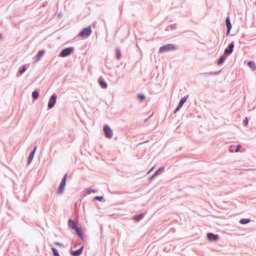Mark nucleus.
<instances>
[{
    "instance_id": "18",
    "label": "nucleus",
    "mask_w": 256,
    "mask_h": 256,
    "mask_svg": "<svg viewBox=\"0 0 256 256\" xmlns=\"http://www.w3.org/2000/svg\"><path fill=\"white\" fill-rule=\"evenodd\" d=\"M250 222V220L249 218H242L240 220V223L242 224H246L249 223Z\"/></svg>"
},
{
    "instance_id": "17",
    "label": "nucleus",
    "mask_w": 256,
    "mask_h": 256,
    "mask_svg": "<svg viewBox=\"0 0 256 256\" xmlns=\"http://www.w3.org/2000/svg\"><path fill=\"white\" fill-rule=\"evenodd\" d=\"M74 230H76V232L78 236L82 239L83 238V236H82V232L81 230L78 226Z\"/></svg>"
},
{
    "instance_id": "15",
    "label": "nucleus",
    "mask_w": 256,
    "mask_h": 256,
    "mask_svg": "<svg viewBox=\"0 0 256 256\" xmlns=\"http://www.w3.org/2000/svg\"><path fill=\"white\" fill-rule=\"evenodd\" d=\"M96 191L94 190L87 188L84 192V195L86 196L90 194L92 192L95 193Z\"/></svg>"
},
{
    "instance_id": "2",
    "label": "nucleus",
    "mask_w": 256,
    "mask_h": 256,
    "mask_svg": "<svg viewBox=\"0 0 256 256\" xmlns=\"http://www.w3.org/2000/svg\"><path fill=\"white\" fill-rule=\"evenodd\" d=\"M92 33V29L90 26L83 28L78 34V36L83 38H88Z\"/></svg>"
},
{
    "instance_id": "33",
    "label": "nucleus",
    "mask_w": 256,
    "mask_h": 256,
    "mask_svg": "<svg viewBox=\"0 0 256 256\" xmlns=\"http://www.w3.org/2000/svg\"><path fill=\"white\" fill-rule=\"evenodd\" d=\"M157 176L156 175H155V174L154 173L150 178V180L153 179L154 177Z\"/></svg>"
},
{
    "instance_id": "32",
    "label": "nucleus",
    "mask_w": 256,
    "mask_h": 256,
    "mask_svg": "<svg viewBox=\"0 0 256 256\" xmlns=\"http://www.w3.org/2000/svg\"><path fill=\"white\" fill-rule=\"evenodd\" d=\"M54 244L60 246H62V244L59 242H54Z\"/></svg>"
},
{
    "instance_id": "23",
    "label": "nucleus",
    "mask_w": 256,
    "mask_h": 256,
    "mask_svg": "<svg viewBox=\"0 0 256 256\" xmlns=\"http://www.w3.org/2000/svg\"><path fill=\"white\" fill-rule=\"evenodd\" d=\"M143 217V214H141L138 215H136L134 216V219L138 222Z\"/></svg>"
},
{
    "instance_id": "4",
    "label": "nucleus",
    "mask_w": 256,
    "mask_h": 256,
    "mask_svg": "<svg viewBox=\"0 0 256 256\" xmlns=\"http://www.w3.org/2000/svg\"><path fill=\"white\" fill-rule=\"evenodd\" d=\"M66 177L67 174H66L62 178L57 191L58 194H61L64 193V189L66 186Z\"/></svg>"
},
{
    "instance_id": "3",
    "label": "nucleus",
    "mask_w": 256,
    "mask_h": 256,
    "mask_svg": "<svg viewBox=\"0 0 256 256\" xmlns=\"http://www.w3.org/2000/svg\"><path fill=\"white\" fill-rule=\"evenodd\" d=\"M74 47H68L63 49L58 54L60 57L64 58L70 56L74 50Z\"/></svg>"
},
{
    "instance_id": "24",
    "label": "nucleus",
    "mask_w": 256,
    "mask_h": 256,
    "mask_svg": "<svg viewBox=\"0 0 256 256\" xmlns=\"http://www.w3.org/2000/svg\"><path fill=\"white\" fill-rule=\"evenodd\" d=\"M164 167L160 168L158 170H156L154 172L155 175H156V176L158 175L161 172H162L164 170Z\"/></svg>"
},
{
    "instance_id": "31",
    "label": "nucleus",
    "mask_w": 256,
    "mask_h": 256,
    "mask_svg": "<svg viewBox=\"0 0 256 256\" xmlns=\"http://www.w3.org/2000/svg\"><path fill=\"white\" fill-rule=\"evenodd\" d=\"M241 147H242V146H241L240 144L237 145L236 148V149L235 150V152H239L240 149L241 148Z\"/></svg>"
},
{
    "instance_id": "11",
    "label": "nucleus",
    "mask_w": 256,
    "mask_h": 256,
    "mask_svg": "<svg viewBox=\"0 0 256 256\" xmlns=\"http://www.w3.org/2000/svg\"><path fill=\"white\" fill-rule=\"evenodd\" d=\"M84 247L82 246L79 249L73 250L71 252V254L72 256H79L81 254L82 250H83Z\"/></svg>"
},
{
    "instance_id": "16",
    "label": "nucleus",
    "mask_w": 256,
    "mask_h": 256,
    "mask_svg": "<svg viewBox=\"0 0 256 256\" xmlns=\"http://www.w3.org/2000/svg\"><path fill=\"white\" fill-rule=\"evenodd\" d=\"M44 50H40L38 52V54L36 56V61L40 60L42 58V56L44 54Z\"/></svg>"
},
{
    "instance_id": "8",
    "label": "nucleus",
    "mask_w": 256,
    "mask_h": 256,
    "mask_svg": "<svg viewBox=\"0 0 256 256\" xmlns=\"http://www.w3.org/2000/svg\"><path fill=\"white\" fill-rule=\"evenodd\" d=\"M234 42H232L228 46V48L224 50V53L227 54H231L234 50Z\"/></svg>"
},
{
    "instance_id": "28",
    "label": "nucleus",
    "mask_w": 256,
    "mask_h": 256,
    "mask_svg": "<svg viewBox=\"0 0 256 256\" xmlns=\"http://www.w3.org/2000/svg\"><path fill=\"white\" fill-rule=\"evenodd\" d=\"M94 199L95 200H99V201H102L104 199V198L102 196H96L94 198Z\"/></svg>"
},
{
    "instance_id": "21",
    "label": "nucleus",
    "mask_w": 256,
    "mask_h": 256,
    "mask_svg": "<svg viewBox=\"0 0 256 256\" xmlns=\"http://www.w3.org/2000/svg\"><path fill=\"white\" fill-rule=\"evenodd\" d=\"M100 84L102 88H106L108 86L107 83L103 80H100L99 81Z\"/></svg>"
},
{
    "instance_id": "10",
    "label": "nucleus",
    "mask_w": 256,
    "mask_h": 256,
    "mask_svg": "<svg viewBox=\"0 0 256 256\" xmlns=\"http://www.w3.org/2000/svg\"><path fill=\"white\" fill-rule=\"evenodd\" d=\"M36 149V146L34 148V150L30 152V155L28 158V164H29L31 162L32 160Z\"/></svg>"
},
{
    "instance_id": "6",
    "label": "nucleus",
    "mask_w": 256,
    "mask_h": 256,
    "mask_svg": "<svg viewBox=\"0 0 256 256\" xmlns=\"http://www.w3.org/2000/svg\"><path fill=\"white\" fill-rule=\"evenodd\" d=\"M104 131L106 136L108 138H111L113 135L112 130L108 126H105L104 127Z\"/></svg>"
},
{
    "instance_id": "34",
    "label": "nucleus",
    "mask_w": 256,
    "mask_h": 256,
    "mask_svg": "<svg viewBox=\"0 0 256 256\" xmlns=\"http://www.w3.org/2000/svg\"><path fill=\"white\" fill-rule=\"evenodd\" d=\"M170 27L172 28H174L176 27V24H172L170 25Z\"/></svg>"
},
{
    "instance_id": "1",
    "label": "nucleus",
    "mask_w": 256,
    "mask_h": 256,
    "mask_svg": "<svg viewBox=\"0 0 256 256\" xmlns=\"http://www.w3.org/2000/svg\"><path fill=\"white\" fill-rule=\"evenodd\" d=\"M176 49V46L174 44H167L165 46H160L159 49V52L160 53H162L167 52L170 50H175Z\"/></svg>"
},
{
    "instance_id": "29",
    "label": "nucleus",
    "mask_w": 256,
    "mask_h": 256,
    "mask_svg": "<svg viewBox=\"0 0 256 256\" xmlns=\"http://www.w3.org/2000/svg\"><path fill=\"white\" fill-rule=\"evenodd\" d=\"M248 118L247 117H245L244 121H243V124L244 126H246V125H248Z\"/></svg>"
},
{
    "instance_id": "25",
    "label": "nucleus",
    "mask_w": 256,
    "mask_h": 256,
    "mask_svg": "<svg viewBox=\"0 0 256 256\" xmlns=\"http://www.w3.org/2000/svg\"><path fill=\"white\" fill-rule=\"evenodd\" d=\"M52 250L53 252L54 256H60L59 253H58V250L56 248L52 247Z\"/></svg>"
},
{
    "instance_id": "14",
    "label": "nucleus",
    "mask_w": 256,
    "mask_h": 256,
    "mask_svg": "<svg viewBox=\"0 0 256 256\" xmlns=\"http://www.w3.org/2000/svg\"><path fill=\"white\" fill-rule=\"evenodd\" d=\"M220 70H219V71L216 72H208L204 73L203 74L205 76H210L217 75V74H219L220 73Z\"/></svg>"
},
{
    "instance_id": "13",
    "label": "nucleus",
    "mask_w": 256,
    "mask_h": 256,
    "mask_svg": "<svg viewBox=\"0 0 256 256\" xmlns=\"http://www.w3.org/2000/svg\"><path fill=\"white\" fill-rule=\"evenodd\" d=\"M226 58V56L224 54L221 56L218 61V65L222 64L224 62Z\"/></svg>"
},
{
    "instance_id": "27",
    "label": "nucleus",
    "mask_w": 256,
    "mask_h": 256,
    "mask_svg": "<svg viewBox=\"0 0 256 256\" xmlns=\"http://www.w3.org/2000/svg\"><path fill=\"white\" fill-rule=\"evenodd\" d=\"M26 70V68L24 66H22L19 70V72L20 74H23Z\"/></svg>"
},
{
    "instance_id": "20",
    "label": "nucleus",
    "mask_w": 256,
    "mask_h": 256,
    "mask_svg": "<svg viewBox=\"0 0 256 256\" xmlns=\"http://www.w3.org/2000/svg\"><path fill=\"white\" fill-rule=\"evenodd\" d=\"M188 95L185 96L184 98H182L179 102V104L182 105V106L184 104V103L186 102L188 98Z\"/></svg>"
},
{
    "instance_id": "9",
    "label": "nucleus",
    "mask_w": 256,
    "mask_h": 256,
    "mask_svg": "<svg viewBox=\"0 0 256 256\" xmlns=\"http://www.w3.org/2000/svg\"><path fill=\"white\" fill-rule=\"evenodd\" d=\"M226 28H227L226 34H228L230 33V32L231 30V28H232V24H231L230 18L229 16H228L226 18Z\"/></svg>"
},
{
    "instance_id": "5",
    "label": "nucleus",
    "mask_w": 256,
    "mask_h": 256,
    "mask_svg": "<svg viewBox=\"0 0 256 256\" xmlns=\"http://www.w3.org/2000/svg\"><path fill=\"white\" fill-rule=\"evenodd\" d=\"M57 98V96L54 94L51 96L48 102V109H51L54 106Z\"/></svg>"
},
{
    "instance_id": "12",
    "label": "nucleus",
    "mask_w": 256,
    "mask_h": 256,
    "mask_svg": "<svg viewBox=\"0 0 256 256\" xmlns=\"http://www.w3.org/2000/svg\"><path fill=\"white\" fill-rule=\"evenodd\" d=\"M68 226L72 230H74L78 227L75 222L71 219L68 221Z\"/></svg>"
},
{
    "instance_id": "38",
    "label": "nucleus",
    "mask_w": 256,
    "mask_h": 256,
    "mask_svg": "<svg viewBox=\"0 0 256 256\" xmlns=\"http://www.w3.org/2000/svg\"><path fill=\"white\" fill-rule=\"evenodd\" d=\"M2 34L0 33V38H2Z\"/></svg>"
},
{
    "instance_id": "36",
    "label": "nucleus",
    "mask_w": 256,
    "mask_h": 256,
    "mask_svg": "<svg viewBox=\"0 0 256 256\" xmlns=\"http://www.w3.org/2000/svg\"><path fill=\"white\" fill-rule=\"evenodd\" d=\"M182 105H180V104H178V106H177L176 108H178L179 110L180 109V108L182 107Z\"/></svg>"
},
{
    "instance_id": "35",
    "label": "nucleus",
    "mask_w": 256,
    "mask_h": 256,
    "mask_svg": "<svg viewBox=\"0 0 256 256\" xmlns=\"http://www.w3.org/2000/svg\"><path fill=\"white\" fill-rule=\"evenodd\" d=\"M179 110H179L178 108H176L175 109L174 111V114H176V112H177Z\"/></svg>"
},
{
    "instance_id": "7",
    "label": "nucleus",
    "mask_w": 256,
    "mask_h": 256,
    "mask_svg": "<svg viewBox=\"0 0 256 256\" xmlns=\"http://www.w3.org/2000/svg\"><path fill=\"white\" fill-rule=\"evenodd\" d=\"M207 238L209 241L216 242L218 239V236L214 233L208 232L207 234Z\"/></svg>"
},
{
    "instance_id": "37",
    "label": "nucleus",
    "mask_w": 256,
    "mask_h": 256,
    "mask_svg": "<svg viewBox=\"0 0 256 256\" xmlns=\"http://www.w3.org/2000/svg\"><path fill=\"white\" fill-rule=\"evenodd\" d=\"M153 170V168H151L149 171H148V173L150 172L152 170Z\"/></svg>"
},
{
    "instance_id": "30",
    "label": "nucleus",
    "mask_w": 256,
    "mask_h": 256,
    "mask_svg": "<svg viewBox=\"0 0 256 256\" xmlns=\"http://www.w3.org/2000/svg\"><path fill=\"white\" fill-rule=\"evenodd\" d=\"M138 98L141 100H143L145 98V96L144 94H138Z\"/></svg>"
},
{
    "instance_id": "26",
    "label": "nucleus",
    "mask_w": 256,
    "mask_h": 256,
    "mask_svg": "<svg viewBox=\"0 0 256 256\" xmlns=\"http://www.w3.org/2000/svg\"><path fill=\"white\" fill-rule=\"evenodd\" d=\"M116 56L118 59L120 58L121 56L120 52V50L118 49L116 50Z\"/></svg>"
},
{
    "instance_id": "22",
    "label": "nucleus",
    "mask_w": 256,
    "mask_h": 256,
    "mask_svg": "<svg viewBox=\"0 0 256 256\" xmlns=\"http://www.w3.org/2000/svg\"><path fill=\"white\" fill-rule=\"evenodd\" d=\"M39 96V94L37 90H34L32 92V97L34 99H37Z\"/></svg>"
},
{
    "instance_id": "19",
    "label": "nucleus",
    "mask_w": 256,
    "mask_h": 256,
    "mask_svg": "<svg viewBox=\"0 0 256 256\" xmlns=\"http://www.w3.org/2000/svg\"><path fill=\"white\" fill-rule=\"evenodd\" d=\"M248 65L250 68L252 70H256L255 63L252 61H250L248 62Z\"/></svg>"
}]
</instances>
